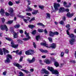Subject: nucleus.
<instances>
[{
	"mask_svg": "<svg viewBox=\"0 0 76 76\" xmlns=\"http://www.w3.org/2000/svg\"><path fill=\"white\" fill-rule=\"evenodd\" d=\"M59 10L60 12H63L64 11V8L63 7H61L60 8Z\"/></svg>",
	"mask_w": 76,
	"mask_h": 76,
	"instance_id": "dca6fc26",
	"label": "nucleus"
},
{
	"mask_svg": "<svg viewBox=\"0 0 76 76\" xmlns=\"http://www.w3.org/2000/svg\"><path fill=\"white\" fill-rule=\"evenodd\" d=\"M3 50L4 55H6V53L7 54L9 53V52L7 50H6V49L4 48H3Z\"/></svg>",
	"mask_w": 76,
	"mask_h": 76,
	"instance_id": "f8f14e48",
	"label": "nucleus"
},
{
	"mask_svg": "<svg viewBox=\"0 0 76 76\" xmlns=\"http://www.w3.org/2000/svg\"><path fill=\"white\" fill-rule=\"evenodd\" d=\"M66 16L69 18H70L73 16V14L72 13L70 14V12H68Z\"/></svg>",
	"mask_w": 76,
	"mask_h": 76,
	"instance_id": "4468645a",
	"label": "nucleus"
},
{
	"mask_svg": "<svg viewBox=\"0 0 76 76\" xmlns=\"http://www.w3.org/2000/svg\"><path fill=\"white\" fill-rule=\"evenodd\" d=\"M11 47L12 48H16L18 47V45H15V44L13 42V41H12L11 42Z\"/></svg>",
	"mask_w": 76,
	"mask_h": 76,
	"instance_id": "6e6552de",
	"label": "nucleus"
},
{
	"mask_svg": "<svg viewBox=\"0 0 76 76\" xmlns=\"http://www.w3.org/2000/svg\"><path fill=\"white\" fill-rule=\"evenodd\" d=\"M46 18L50 19V17H51V15L49 13H47L46 14Z\"/></svg>",
	"mask_w": 76,
	"mask_h": 76,
	"instance_id": "a211bd4d",
	"label": "nucleus"
},
{
	"mask_svg": "<svg viewBox=\"0 0 76 76\" xmlns=\"http://www.w3.org/2000/svg\"><path fill=\"white\" fill-rule=\"evenodd\" d=\"M72 5V3H69L68 5H67L66 7H71V5Z\"/></svg>",
	"mask_w": 76,
	"mask_h": 76,
	"instance_id": "c9c22d12",
	"label": "nucleus"
},
{
	"mask_svg": "<svg viewBox=\"0 0 76 76\" xmlns=\"http://www.w3.org/2000/svg\"><path fill=\"white\" fill-rule=\"evenodd\" d=\"M65 53H66V54H68V53H69V50L67 49H66L65 51Z\"/></svg>",
	"mask_w": 76,
	"mask_h": 76,
	"instance_id": "a18cd8bd",
	"label": "nucleus"
},
{
	"mask_svg": "<svg viewBox=\"0 0 76 76\" xmlns=\"http://www.w3.org/2000/svg\"><path fill=\"white\" fill-rule=\"evenodd\" d=\"M75 60H71L70 61V62L71 63H75Z\"/></svg>",
	"mask_w": 76,
	"mask_h": 76,
	"instance_id": "ea45409f",
	"label": "nucleus"
},
{
	"mask_svg": "<svg viewBox=\"0 0 76 76\" xmlns=\"http://www.w3.org/2000/svg\"><path fill=\"white\" fill-rule=\"evenodd\" d=\"M54 8L55 9V10L57 11L58 10V7L60 6V4L58 3H55L54 4Z\"/></svg>",
	"mask_w": 76,
	"mask_h": 76,
	"instance_id": "423d86ee",
	"label": "nucleus"
},
{
	"mask_svg": "<svg viewBox=\"0 0 76 76\" xmlns=\"http://www.w3.org/2000/svg\"><path fill=\"white\" fill-rule=\"evenodd\" d=\"M24 72H25V73H29V71L26 70H24Z\"/></svg>",
	"mask_w": 76,
	"mask_h": 76,
	"instance_id": "69168bd1",
	"label": "nucleus"
},
{
	"mask_svg": "<svg viewBox=\"0 0 76 76\" xmlns=\"http://www.w3.org/2000/svg\"><path fill=\"white\" fill-rule=\"evenodd\" d=\"M20 27V25L17 24L14 26V28H19Z\"/></svg>",
	"mask_w": 76,
	"mask_h": 76,
	"instance_id": "7c9ffc66",
	"label": "nucleus"
},
{
	"mask_svg": "<svg viewBox=\"0 0 76 76\" xmlns=\"http://www.w3.org/2000/svg\"><path fill=\"white\" fill-rule=\"evenodd\" d=\"M9 12L10 13H12L13 12V8H9Z\"/></svg>",
	"mask_w": 76,
	"mask_h": 76,
	"instance_id": "aec40b11",
	"label": "nucleus"
},
{
	"mask_svg": "<svg viewBox=\"0 0 76 76\" xmlns=\"http://www.w3.org/2000/svg\"><path fill=\"white\" fill-rule=\"evenodd\" d=\"M46 70V69H42L41 71V73L42 74H44V73H45Z\"/></svg>",
	"mask_w": 76,
	"mask_h": 76,
	"instance_id": "5701e85b",
	"label": "nucleus"
},
{
	"mask_svg": "<svg viewBox=\"0 0 76 76\" xmlns=\"http://www.w3.org/2000/svg\"><path fill=\"white\" fill-rule=\"evenodd\" d=\"M66 28H68V30L69 31V30H70V28H69V27H70V25L69 24L67 25L66 26Z\"/></svg>",
	"mask_w": 76,
	"mask_h": 76,
	"instance_id": "4c0bfd02",
	"label": "nucleus"
},
{
	"mask_svg": "<svg viewBox=\"0 0 76 76\" xmlns=\"http://www.w3.org/2000/svg\"><path fill=\"white\" fill-rule=\"evenodd\" d=\"M35 20V17H33L29 21V22H31L32 21H33V20Z\"/></svg>",
	"mask_w": 76,
	"mask_h": 76,
	"instance_id": "37998d69",
	"label": "nucleus"
},
{
	"mask_svg": "<svg viewBox=\"0 0 76 76\" xmlns=\"http://www.w3.org/2000/svg\"><path fill=\"white\" fill-rule=\"evenodd\" d=\"M0 55H3V51H2V49L0 48Z\"/></svg>",
	"mask_w": 76,
	"mask_h": 76,
	"instance_id": "72a5a7b5",
	"label": "nucleus"
},
{
	"mask_svg": "<svg viewBox=\"0 0 76 76\" xmlns=\"http://www.w3.org/2000/svg\"><path fill=\"white\" fill-rule=\"evenodd\" d=\"M42 58H45V57H46V56L45 55H44L43 56H42Z\"/></svg>",
	"mask_w": 76,
	"mask_h": 76,
	"instance_id": "0e129e2a",
	"label": "nucleus"
},
{
	"mask_svg": "<svg viewBox=\"0 0 76 76\" xmlns=\"http://www.w3.org/2000/svg\"><path fill=\"white\" fill-rule=\"evenodd\" d=\"M27 19H23V20L24 22H25L26 23H28V20H29V19H31V18H30V17H27Z\"/></svg>",
	"mask_w": 76,
	"mask_h": 76,
	"instance_id": "f3484780",
	"label": "nucleus"
},
{
	"mask_svg": "<svg viewBox=\"0 0 76 76\" xmlns=\"http://www.w3.org/2000/svg\"><path fill=\"white\" fill-rule=\"evenodd\" d=\"M38 31L39 32H42L44 31V30L42 29H38Z\"/></svg>",
	"mask_w": 76,
	"mask_h": 76,
	"instance_id": "58836bf2",
	"label": "nucleus"
},
{
	"mask_svg": "<svg viewBox=\"0 0 76 76\" xmlns=\"http://www.w3.org/2000/svg\"><path fill=\"white\" fill-rule=\"evenodd\" d=\"M0 13L2 15H3L4 13V10L3 9H1L0 11Z\"/></svg>",
	"mask_w": 76,
	"mask_h": 76,
	"instance_id": "412c9836",
	"label": "nucleus"
},
{
	"mask_svg": "<svg viewBox=\"0 0 76 76\" xmlns=\"http://www.w3.org/2000/svg\"><path fill=\"white\" fill-rule=\"evenodd\" d=\"M45 43H41L40 44L42 45H44L45 47H46L47 48H50L51 47L52 48H56V44L55 43H52L49 46L48 45V44L45 43Z\"/></svg>",
	"mask_w": 76,
	"mask_h": 76,
	"instance_id": "f03ea898",
	"label": "nucleus"
},
{
	"mask_svg": "<svg viewBox=\"0 0 76 76\" xmlns=\"http://www.w3.org/2000/svg\"><path fill=\"white\" fill-rule=\"evenodd\" d=\"M37 13H38V10H34V12H32V14L33 15H37Z\"/></svg>",
	"mask_w": 76,
	"mask_h": 76,
	"instance_id": "b1692460",
	"label": "nucleus"
},
{
	"mask_svg": "<svg viewBox=\"0 0 76 76\" xmlns=\"http://www.w3.org/2000/svg\"><path fill=\"white\" fill-rule=\"evenodd\" d=\"M1 29L2 31H4V29H5V31L6 32L7 31H9V29L7 27V26L5 25H1L0 26Z\"/></svg>",
	"mask_w": 76,
	"mask_h": 76,
	"instance_id": "39448f33",
	"label": "nucleus"
},
{
	"mask_svg": "<svg viewBox=\"0 0 76 76\" xmlns=\"http://www.w3.org/2000/svg\"><path fill=\"white\" fill-rule=\"evenodd\" d=\"M33 45L34 48H36V44H35V43L34 42L33 43Z\"/></svg>",
	"mask_w": 76,
	"mask_h": 76,
	"instance_id": "6e6d98bb",
	"label": "nucleus"
},
{
	"mask_svg": "<svg viewBox=\"0 0 76 76\" xmlns=\"http://www.w3.org/2000/svg\"><path fill=\"white\" fill-rule=\"evenodd\" d=\"M5 63H10V60L9 58H7V60L5 61Z\"/></svg>",
	"mask_w": 76,
	"mask_h": 76,
	"instance_id": "393cba45",
	"label": "nucleus"
},
{
	"mask_svg": "<svg viewBox=\"0 0 76 76\" xmlns=\"http://www.w3.org/2000/svg\"><path fill=\"white\" fill-rule=\"evenodd\" d=\"M28 61L29 63H34L35 61V58L33 57L32 60H30V59H28L27 60Z\"/></svg>",
	"mask_w": 76,
	"mask_h": 76,
	"instance_id": "9d476101",
	"label": "nucleus"
},
{
	"mask_svg": "<svg viewBox=\"0 0 76 76\" xmlns=\"http://www.w3.org/2000/svg\"><path fill=\"white\" fill-rule=\"evenodd\" d=\"M13 65L15 66H16V67H18V69H20L21 68H22V66H21V65H20L18 63H13Z\"/></svg>",
	"mask_w": 76,
	"mask_h": 76,
	"instance_id": "1a4fd4ad",
	"label": "nucleus"
},
{
	"mask_svg": "<svg viewBox=\"0 0 76 76\" xmlns=\"http://www.w3.org/2000/svg\"><path fill=\"white\" fill-rule=\"evenodd\" d=\"M26 15H28V16H31V14L29 12H27L26 13Z\"/></svg>",
	"mask_w": 76,
	"mask_h": 76,
	"instance_id": "603ef678",
	"label": "nucleus"
},
{
	"mask_svg": "<svg viewBox=\"0 0 76 76\" xmlns=\"http://www.w3.org/2000/svg\"><path fill=\"white\" fill-rule=\"evenodd\" d=\"M59 23L61 25H64V23L63 20H61L60 22H59Z\"/></svg>",
	"mask_w": 76,
	"mask_h": 76,
	"instance_id": "2f4dec72",
	"label": "nucleus"
},
{
	"mask_svg": "<svg viewBox=\"0 0 76 76\" xmlns=\"http://www.w3.org/2000/svg\"><path fill=\"white\" fill-rule=\"evenodd\" d=\"M36 33V30H34L32 32V34L33 35H34Z\"/></svg>",
	"mask_w": 76,
	"mask_h": 76,
	"instance_id": "de8ad7c7",
	"label": "nucleus"
},
{
	"mask_svg": "<svg viewBox=\"0 0 76 76\" xmlns=\"http://www.w3.org/2000/svg\"><path fill=\"white\" fill-rule=\"evenodd\" d=\"M7 58L12 59V55L10 54H8L7 56Z\"/></svg>",
	"mask_w": 76,
	"mask_h": 76,
	"instance_id": "a878e982",
	"label": "nucleus"
},
{
	"mask_svg": "<svg viewBox=\"0 0 76 76\" xmlns=\"http://www.w3.org/2000/svg\"><path fill=\"white\" fill-rule=\"evenodd\" d=\"M8 4L10 6H12L13 4L11 1H10L9 2Z\"/></svg>",
	"mask_w": 76,
	"mask_h": 76,
	"instance_id": "a19ab883",
	"label": "nucleus"
},
{
	"mask_svg": "<svg viewBox=\"0 0 76 76\" xmlns=\"http://www.w3.org/2000/svg\"><path fill=\"white\" fill-rule=\"evenodd\" d=\"M26 37L28 38H23V41H27L28 40H29V39L31 38V37H30L28 35V34H27V35L26 36Z\"/></svg>",
	"mask_w": 76,
	"mask_h": 76,
	"instance_id": "9b49d317",
	"label": "nucleus"
},
{
	"mask_svg": "<svg viewBox=\"0 0 76 76\" xmlns=\"http://www.w3.org/2000/svg\"><path fill=\"white\" fill-rule=\"evenodd\" d=\"M23 56H21L20 59V61H22V60H23Z\"/></svg>",
	"mask_w": 76,
	"mask_h": 76,
	"instance_id": "8fccbe9b",
	"label": "nucleus"
},
{
	"mask_svg": "<svg viewBox=\"0 0 76 76\" xmlns=\"http://www.w3.org/2000/svg\"><path fill=\"white\" fill-rule=\"evenodd\" d=\"M40 51L42 53H48V51L47 50H43L42 49H39Z\"/></svg>",
	"mask_w": 76,
	"mask_h": 76,
	"instance_id": "2eb2a0df",
	"label": "nucleus"
},
{
	"mask_svg": "<svg viewBox=\"0 0 76 76\" xmlns=\"http://www.w3.org/2000/svg\"><path fill=\"white\" fill-rule=\"evenodd\" d=\"M6 39L7 40H8V41H12V39L11 38H8V37H6Z\"/></svg>",
	"mask_w": 76,
	"mask_h": 76,
	"instance_id": "e433bc0d",
	"label": "nucleus"
},
{
	"mask_svg": "<svg viewBox=\"0 0 76 76\" xmlns=\"http://www.w3.org/2000/svg\"><path fill=\"white\" fill-rule=\"evenodd\" d=\"M34 53V50L31 49L28 50L25 52V53L26 55H32V54H33Z\"/></svg>",
	"mask_w": 76,
	"mask_h": 76,
	"instance_id": "20e7f679",
	"label": "nucleus"
},
{
	"mask_svg": "<svg viewBox=\"0 0 76 76\" xmlns=\"http://www.w3.org/2000/svg\"><path fill=\"white\" fill-rule=\"evenodd\" d=\"M66 33L67 35H69V37L70 38H71L72 39L69 40V43L71 45H73L74 42H75V35L73 34H70L68 30L66 31Z\"/></svg>",
	"mask_w": 76,
	"mask_h": 76,
	"instance_id": "f257e3e1",
	"label": "nucleus"
},
{
	"mask_svg": "<svg viewBox=\"0 0 76 76\" xmlns=\"http://www.w3.org/2000/svg\"><path fill=\"white\" fill-rule=\"evenodd\" d=\"M10 31H12V32L13 33L14 37L15 38H17L18 37V34L16 33L13 30V27H11L10 28Z\"/></svg>",
	"mask_w": 76,
	"mask_h": 76,
	"instance_id": "0eeeda50",
	"label": "nucleus"
},
{
	"mask_svg": "<svg viewBox=\"0 0 76 76\" xmlns=\"http://www.w3.org/2000/svg\"><path fill=\"white\" fill-rule=\"evenodd\" d=\"M24 34L25 35H26V36L27 35H28V36H29V33H27V32H26V31H25L24 32Z\"/></svg>",
	"mask_w": 76,
	"mask_h": 76,
	"instance_id": "3c124183",
	"label": "nucleus"
},
{
	"mask_svg": "<svg viewBox=\"0 0 76 76\" xmlns=\"http://www.w3.org/2000/svg\"><path fill=\"white\" fill-rule=\"evenodd\" d=\"M49 35L51 37H53L54 36V33L51 31H50L49 32Z\"/></svg>",
	"mask_w": 76,
	"mask_h": 76,
	"instance_id": "4be33fe9",
	"label": "nucleus"
},
{
	"mask_svg": "<svg viewBox=\"0 0 76 76\" xmlns=\"http://www.w3.org/2000/svg\"><path fill=\"white\" fill-rule=\"evenodd\" d=\"M13 20H11L8 21L7 23L8 24H11L13 23Z\"/></svg>",
	"mask_w": 76,
	"mask_h": 76,
	"instance_id": "c756f323",
	"label": "nucleus"
},
{
	"mask_svg": "<svg viewBox=\"0 0 76 76\" xmlns=\"http://www.w3.org/2000/svg\"><path fill=\"white\" fill-rule=\"evenodd\" d=\"M45 63H46L47 64H50L51 63V62L50 60L48 59H46L44 61Z\"/></svg>",
	"mask_w": 76,
	"mask_h": 76,
	"instance_id": "ddd939ff",
	"label": "nucleus"
},
{
	"mask_svg": "<svg viewBox=\"0 0 76 76\" xmlns=\"http://www.w3.org/2000/svg\"><path fill=\"white\" fill-rule=\"evenodd\" d=\"M58 35V32L57 31L53 32V35Z\"/></svg>",
	"mask_w": 76,
	"mask_h": 76,
	"instance_id": "49530a36",
	"label": "nucleus"
},
{
	"mask_svg": "<svg viewBox=\"0 0 76 76\" xmlns=\"http://www.w3.org/2000/svg\"><path fill=\"white\" fill-rule=\"evenodd\" d=\"M64 5L65 7H66V6H67V2H66L65 1L64 2Z\"/></svg>",
	"mask_w": 76,
	"mask_h": 76,
	"instance_id": "c03bdc74",
	"label": "nucleus"
},
{
	"mask_svg": "<svg viewBox=\"0 0 76 76\" xmlns=\"http://www.w3.org/2000/svg\"><path fill=\"white\" fill-rule=\"evenodd\" d=\"M38 6L39 8V9H43L44 7V6L43 5H39Z\"/></svg>",
	"mask_w": 76,
	"mask_h": 76,
	"instance_id": "f704fd0d",
	"label": "nucleus"
},
{
	"mask_svg": "<svg viewBox=\"0 0 76 76\" xmlns=\"http://www.w3.org/2000/svg\"><path fill=\"white\" fill-rule=\"evenodd\" d=\"M39 62L40 64H41L42 65H44V64L42 63V61L41 60H39Z\"/></svg>",
	"mask_w": 76,
	"mask_h": 76,
	"instance_id": "4d7b16f0",
	"label": "nucleus"
},
{
	"mask_svg": "<svg viewBox=\"0 0 76 76\" xmlns=\"http://www.w3.org/2000/svg\"><path fill=\"white\" fill-rule=\"evenodd\" d=\"M18 76H24V74L22 72H20L19 73V75Z\"/></svg>",
	"mask_w": 76,
	"mask_h": 76,
	"instance_id": "c85d7f7f",
	"label": "nucleus"
},
{
	"mask_svg": "<svg viewBox=\"0 0 76 76\" xmlns=\"http://www.w3.org/2000/svg\"><path fill=\"white\" fill-rule=\"evenodd\" d=\"M44 32L45 34H48V32L47 31V30H46V29H45Z\"/></svg>",
	"mask_w": 76,
	"mask_h": 76,
	"instance_id": "864d4df0",
	"label": "nucleus"
},
{
	"mask_svg": "<svg viewBox=\"0 0 76 76\" xmlns=\"http://www.w3.org/2000/svg\"><path fill=\"white\" fill-rule=\"evenodd\" d=\"M64 11H66V12H69V9H65L64 10Z\"/></svg>",
	"mask_w": 76,
	"mask_h": 76,
	"instance_id": "e2e57ef3",
	"label": "nucleus"
},
{
	"mask_svg": "<svg viewBox=\"0 0 76 76\" xmlns=\"http://www.w3.org/2000/svg\"><path fill=\"white\" fill-rule=\"evenodd\" d=\"M5 15L6 16H9V14L8 12H6L5 13Z\"/></svg>",
	"mask_w": 76,
	"mask_h": 76,
	"instance_id": "338daca9",
	"label": "nucleus"
},
{
	"mask_svg": "<svg viewBox=\"0 0 76 76\" xmlns=\"http://www.w3.org/2000/svg\"><path fill=\"white\" fill-rule=\"evenodd\" d=\"M2 21L3 22H4V21H5V19H4V18H2L1 19Z\"/></svg>",
	"mask_w": 76,
	"mask_h": 76,
	"instance_id": "680f3d73",
	"label": "nucleus"
},
{
	"mask_svg": "<svg viewBox=\"0 0 76 76\" xmlns=\"http://www.w3.org/2000/svg\"><path fill=\"white\" fill-rule=\"evenodd\" d=\"M37 25L39 26H45L41 23H37Z\"/></svg>",
	"mask_w": 76,
	"mask_h": 76,
	"instance_id": "cd10ccee",
	"label": "nucleus"
},
{
	"mask_svg": "<svg viewBox=\"0 0 76 76\" xmlns=\"http://www.w3.org/2000/svg\"><path fill=\"white\" fill-rule=\"evenodd\" d=\"M54 65L56 67H58V66H59V64L58 62L55 61L54 62Z\"/></svg>",
	"mask_w": 76,
	"mask_h": 76,
	"instance_id": "6ab92c4d",
	"label": "nucleus"
},
{
	"mask_svg": "<svg viewBox=\"0 0 76 76\" xmlns=\"http://www.w3.org/2000/svg\"><path fill=\"white\" fill-rule=\"evenodd\" d=\"M28 27L29 28H31V29H32V28H33L35 27V26L32 25H30L28 26Z\"/></svg>",
	"mask_w": 76,
	"mask_h": 76,
	"instance_id": "bb28decb",
	"label": "nucleus"
},
{
	"mask_svg": "<svg viewBox=\"0 0 76 76\" xmlns=\"http://www.w3.org/2000/svg\"><path fill=\"white\" fill-rule=\"evenodd\" d=\"M48 70L52 72L53 74H55V75L58 74V72L56 70H54V68L52 67L48 66Z\"/></svg>",
	"mask_w": 76,
	"mask_h": 76,
	"instance_id": "7ed1b4c3",
	"label": "nucleus"
},
{
	"mask_svg": "<svg viewBox=\"0 0 76 76\" xmlns=\"http://www.w3.org/2000/svg\"><path fill=\"white\" fill-rule=\"evenodd\" d=\"M19 32H20V34H22V33H23V30H20L19 31Z\"/></svg>",
	"mask_w": 76,
	"mask_h": 76,
	"instance_id": "13d9d810",
	"label": "nucleus"
},
{
	"mask_svg": "<svg viewBox=\"0 0 76 76\" xmlns=\"http://www.w3.org/2000/svg\"><path fill=\"white\" fill-rule=\"evenodd\" d=\"M64 52H62L61 54V57H63V56L64 55Z\"/></svg>",
	"mask_w": 76,
	"mask_h": 76,
	"instance_id": "bf43d9fd",
	"label": "nucleus"
},
{
	"mask_svg": "<svg viewBox=\"0 0 76 76\" xmlns=\"http://www.w3.org/2000/svg\"><path fill=\"white\" fill-rule=\"evenodd\" d=\"M39 38H40V36H36V39L37 41H38L39 39Z\"/></svg>",
	"mask_w": 76,
	"mask_h": 76,
	"instance_id": "79ce46f5",
	"label": "nucleus"
},
{
	"mask_svg": "<svg viewBox=\"0 0 76 76\" xmlns=\"http://www.w3.org/2000/svg\"><path fill=\"white\" fill-rule=\"evenodd\" d=\"M18 17L20 18H25V16L20 15H18Z\"/></svg>",
	"mask_w": 76,
	"mask_h": 76,
	"instance_id": "473e14b6",
	"label": "nucleus"
},
{
	"mask_svg": "<svg viewBox=\"0 0 76 76\" xmlns=\"http://www.w3.org/2000/svg\"><path fill=\"white\" fill-rule=\"evenodd\" d=\"M22 54V51H20V52L18 54L19 55H21Z\"/></svg>",
	"mask_w": 76,
	"mask_h": 76,
	"instance_id": "774afa93",
	"label": "nucleus"
},
{
	"mask_svg": "<svg viewBox=\"0 0 76 76\" xmlns=\"http://www.w3.org/2000/svg\"><path fill=\"white\" fill-rule=\"evenodd\" d=\"M45 73V74H49V72L48 71H47L46 69Z\"/></svg>",
	"mask_w": 76,
	"mask_h": 76,
	"instance_id": "5fc2aeb1",
	"label": "nucleus"
},
{
	"mask_svg": "<svg viewBox=\"0 0 76 76\" xmlns=\"http://www.w3.org/2000/svg\"><path fill=\"white\" fill-rule=\"evenodd\" d=\"M48 39H49L50 42H52V38H50V37H48Z\"/></svg>",
	"mask_w": 76,
	"mask_h": 76,
	"instance_id": "09e8293b",
	"label": "nucleus"
},
{
	"mask_svg": "<svg viewBox=\"0 0 76 76\" xmlns=\"http://www.w3.org/2000/svg\"><path fill=\"white\" fill-rule=\"evenodd\" d=\"M20 0H18V1H16V4H19V3H20Z\"/></svg>",
	"mask_w": 76,
	"mask_h": 76,
	"instance_id": "052dcab7",
	"label": "nucleus"
}]
</instances>
